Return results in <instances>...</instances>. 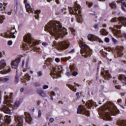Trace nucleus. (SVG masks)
I'll list each match as a JSON object with an SVG mask.
<instances>
[{
    "instance_id": "nucleus-1",
    "label": "nucleus",
    "mask_w": 126,
    "mask_h": 126,
    "mask_svg": "<svg viewBox=\"0 0 126 126\" xmlns=\"http://www.w3.org/2000/svg\"><path fill=\"white\" fill-rule=\"evenodd\" d=\"M44 30L47 32H49L51 35L54 36L57 39L67 35L66 30L57 22H52L48 23L45 26Z\"/></svg>"
},
{
    "instance_id": "nucleus-2",
    "label": "nucleus",
    "mask_w": 126,
    "mask_h": 126,
    "mask_svg": "<svg viewBox=\"0 0 126 126\" xmlns=\"http://www.w3.org/2000/svg\"><path fill=\"white\" fill-rule=\"evenodd\" d=\"M120 113V110L115 106L114 104L110 103L108 105L104 107L100 111L99 115L104 121H111V116H116Z\"/></svg>"
},
{
    "instance_id": "nucleus-3",
    "label": "nucleus",
    "mask_w": 126,
    "mask_h": 126,
    "mask_svg": "<svg viewBox=\"0 0 126 126\" xmlns=\"http://www.w3.org/2000/svg\"><path fill=\"white\" fill-rule=\"evenodd\" d=\"M119 21L118 24L114 25V28H110V30H111L112 32H113V34L118 37H121L122 35V33H121V32L119 30H117L116 29H121V27H122V25H124L126 27V18L124 17H119L117 19V18H113L111 19V22H116V21Z\"/></svg>"
},
{
    "instance_id": "nucleus-4",
    "label": "nucleus",
    "mask_w": 126,
    "mask_h": 126,
    "mask_svg": "<svg viewBox=\"0 0 126 126\" xmlns=\"http://www.w3.org/2000/svg\"><path fill=\"white\" fill-rule=\"evenodd\" d=\"M24 41L28 44L23 45V48L25 49H28L29 47H32L36 52H39L41 50L39 47H34L33 46H36L38 44V42L32 37L31 34H28L24 36Z\"/></svg>"
},
{
    "instance_id": "nucleus-5",
    "label": "nucleus",
    "mask_w": 126,
    "mask_h": 126,
    "mask_svg": "<svg viewBox=\"0 0 126 126\" xmlns=\"http://www.w3.org/2000/svg\"><path fill=\"white\" fill-rule=\"evenodd\" d=\"M69 11L71 14H76L77 22L82 23L83 19H82V16H81V8L79 4L75 2L73 7H69Z\"/></svg>"
},
{
    "instance_id": "nucleus-6",
    "label": "nucleus",
    "mask_w": 126,
    "mask_h": 126,
    "mask_svg": "<svg viewBox=\"0 0 126 126\" xmlns=\"http://www.w3.org/2000/svg\"><path fill=\"white\" fill-rule=\"evenodd\" d=\"M52 63H53L52 59L48 58L45 61L44 64H46L51 69L50 75L53 77V79H55V78H58V73H61L62 70H61V68L60 67H58V69L54 67Z\"/></svg>"
},
{
    "instance_id": "nucleus-7",
    "label": "nucleus",
    "mask_w": 126,
    "mask_h": 126,
    "mask_svg": "<svg viewBox=\"0 0 126 126\" xmlns=\"http://www.w3.org/2000/svg\"><path fill=\"white\" fill-rule=\"evenodd\" d=\"M12 95H13V93L10 94V97L8 96H6L5 97V99L3 102V105H1L0 108V111L5 113V114H7V115H10L11 114V112L10 111V109H8L7 108V105H8V103L9 102V100H11L12 99Z\"/></svg>"
},
{
    "instance_id": "nucleus-8",
    "label": "nucleus",
    "mask_w": 126,
    "mask_h": 126,
    "mask_svg": "<svg viewBox=\"0 0 126 126\" xmlns=\"http://www.w3.org/2000/svg\"><path fill=\"white\" fill-rule=\"evenodd\" d=\"M81 48L82 49L81 53L83 57L88 58V57H90V56H91V54H92V50H91L88 46L84 45L82 46Z\"/></svg>"
},
{
    "instance_id": "nucleus-9",
    "label": "nucleus",
    "mask_w": 126,
    "mask_h": 126,
    "mask_svg": "<svg viewBox=\"0 0 126 126\" xmlns=\"http://www.w3.org/2000/svg\"><path fill=\"white\" fill-rule=\"evenodd\" d=\"M53 45L58 48V50H65V49L68 48L69 46V43L66 41H62L60 43L54 41L53 42Z\"/></svg>"
},
{
    "instance_id": "nucleus-10",
    "label": "nucleus",
    "mask_w": 126,
    "mask_h": 126,
    "mask_svg": "<svg viewBox=\"0 0 126 126\" xmlns=\"http://www.w3.org/2000/svg\"><path fill=\"white\" fill-rule=\"evenodd\" d=\"M16 32L15 29L13 28H10L8 30L7 32L4 33H1V36L4 37V38H15V35H14V33Z\"/></svg>"
},
{
    "instance_id": "nucleus-11",
    "label": "nucleus",
    "mask_w": 126,
    "mask_h": 126,
    "mask_svg": "<svg viewBox=\"0 0 126 126\" xmlns=\"http://www.w3.org/2000/svg\"><path fill=\"white\" fill-rule=\"evenodd\" d=\"M2 118V117L0 118V126H8L11 121L10 116H5L3 120L1 119Z\"/></svg>"
},
{
    "instance_id": "nucleus-12",
    "label": "nucleus",
    "mask_w": 126,
    "mask_h": 126,
    "mask_svg": "<svg viewBox=\"0 0 126 126\" xmlns=\"http://www.w3.org/2000/svg\"><path fill=\"white\" fill-rule=\"evenodd\" d=\"M77 114H82V115L88 116V117L89 116V111L87 110L85 107L82 105L79 106V108L77 109Z\"/></svg>"
},
{
    "instance_id": "nucleus-13",
    "label": "nucleus",
    "mask_w": 126,
    "mask_h": 126,
    "mask_svg": "<svg viewBox=\"0 0 126 126\" xmlns=\"http://www.w3.org/2000/svg\"><path fill=\"white\" fill-rule=\"evenodd\" d=\"M24 120V116H16L15 121L17 124L16 126H23V120Z\"/></svg>"
},
{
    "instance_id": "nucleus-14",
    "label": "nucleus",
    "mask_w": 126,
    "mask_h": 126,
    "mask_svg": "<svg viewBox=\"0 0 126 126\" xmlns=\"http://www.w3.org/2000/svg\"><path fill=\"white\" fill-rule=\"evenodd\" d=\"M88 38L90 41H92V42H93V41H97L99 42V43H103V41H102L101 39L96 36V35L92 34H89L88 35Z\"/></svg>"
},
{
    "instance_id": "nucleus-15",
    "label": "nucleus",
    "mask_w": 126,
    "mask_h": 126,
    "mask_svg": "<svg viewBox=\"0 0 126 126\" xmlns=\"http://www.w3.org/2000/svg\"><path fill=\"white\" fill-rule=\"evenodd\" d=\"M104 71V70H101V75L105 80L112 78V76L110 74V73H109V71Z\"/></svg>"
},
{
    "instance_id": "nucleus-16",
    "label": "nucleus",
    "mask_w": 126,
    "mask_h": 126,
    "mask_svg": "<svg viewBox=\"0 0 126 126\" xmlns=\"http://www.w3.org/2000/svg\"><path fill=\"white\" fill-rule=\"evenodd\" d=\"M20 104V101H16L14 103V105H12L11 104L9 103V102L8 103V105H6V107H7V109H8L9 110V108H8V107H9V106H11V107H12V109H13V110H15L16 109H17L18 108V107H19V105Z\"/></svg>"
},
{
    "instance_id": "nucleus-17",
    "label": "nucleus",
    "mask_w": 126,
    "mask_h": 126,
    "mask_svg": "<svg viewBox=\"0 0 126 126\" xmlns=\"http://www.w3.org/2000/svg\"><path fill=\"white\" fill-rule=\"evenodd\" d=\"M86 106H87V107H88V108H90V107H95V108L97 106V104H96V102H94V101H93V100H88L87 101H86V103H85Z\"/></svg>"
},
{
    "instance_id": "nucleus-18",
    "label": "nucleus",
    "mask_w": 126,
    "mask_h": 126,
    "mask_svg": "<svg viewBox=\"0 0 126 126\" xmlns=\"http://www.w3.org/2000/svg\"><path fill=\"white\" fill-rule=\"evenodd\" d=\"M19 62V58H17L16 60L12 61L11 63V67H12V68H16V67L18 66Z\"/></svg>"
},
{
    "instance_id": "nucleus-19",
    "label": "nucleus",
    "mask_w": 126,
    "mask_h": 126,
    "mask_svg": "<svg viewBox=\"0 0 126 126\" xmlns=\"http://www.w3.org/2000/svg\"><path fill=\"white\" fill-rule=\"evenodd\" d=\"M25 116H26V122L28 123V124H32V118H31L30 114L27 113H25Z\"/></svg>"
},
{
    "instance_id": "nucleus-20",
    "label": "nucleus",
    "mask_w": 126,
    "mask_h": 126,
    "mask_svg": "<svg viewBox=\"0 0 126 126\" xmlns=\"http://www.w3.org/2000/svg\"><path fill=\"white\" fill-rule=\"evenodd\" d=\"M37 94H39L41 97H47V94L44 92L42 89H37L36 90Z\"/></svg>"
},
{
    "instance_id": "nucleus-21",
    "label": "nucleus",
    "mask_w": 126,
    "mask_h": 126,
    "mask_svg": "<svg viewBox=\"0 0 126 126\" xmlns=\"http://www.w3.org/2000/svg\"><path fill=\"white\" fill-rule=\"evenodd\" d=\"M117 55L118 56L123 55V50H124V47L123 46H119L117 48Z\"/></svg>"
},
{
    "instance_id": "nucleus-22",
    "label": "nucleus",
    "mask_w": 126,
    "mask_h": 126,
    "mask_svg": "<svg viewBox=\"0 0 126 126\" xmlns=\"http://www.w3.org/2000/svg\"><path fill=\"white\" fill-rule=\"evenodd\" d=\"M117 125L119 126H126V120H120L118 121Z\"/></svg>"
},
{
    "instance_id": "nucleus-23",
    "label": "nucleus",
    "mask_w": 126,
    "mask_h": 126,
    "mask_svg": "<svg viewBox=\"0 0 126 126\" xmlns=\"http://www.w3.org/2000/svg\"><path fill=\"white\" fill-rule=\"evenodd\" d=\"M6 65L5 63V61L4 60H2L0 61V70L4 68V67Z\"/></svg>"
},
{
    "instance_id": "nucleus-24",
    "label": "nucleus",
    "mask_w": 126,
    "mask_h": 126,
    "mask_svg": "<svg viewBox=\"0 0 126 126\" xmlns=\"http://www.w3.org/2000/svg\"><path fill=\"white\" fill-rule=\"evenodd\" d=\"M25 7L26 8L27 12L29 13H30L31 12H33V11L30 9V8H31V6L29 4V3H26Z\"/></svg>"
},
{
    "instance_id": "nucleus-25",
    "label": "nucleus",
    "mask_w": 126,
    "mask_h": 126,
    "mask_svg": "<svg viewBox=\"0 0 126 126\" xmlns=\"http://www.w3.org/2000/svg\"><path fill=\"white\" fill-rule=\"evenodd\" d=\"M41 13V10H36L34 11V16L36 19H39V15Z\"/></svg>"
},
{
    "instance_id": "nucleus-26",
    "label": "nucleus",
    "mask_w": 126,
    "mask_h": 126,
    "mask_svg": "<svg viewBox=\"0 0 126 126\" xmlns=\"http://www.w3.org/2000/svg\"><path fill=\"white\" fill-rule=\"evenodd\" d=\"M9 71H10L9 67H7L5 69H3L0 71V73H1V74H5V73H7V72H9Z\"/></svg>"
},
{
    "instance_id": "nucleus-27",
    "label": "nucleus",
    "mask_w": 126,
    "mask_h": 126,
    "mask_svg": "<svg viewBox=\"0 0 126 126\" xmlns=\"http://www.w3.org/2000/svg\"><path fill=\"white\" fill-rule=\"evenodd\" d=\"M100 35H108V32L106 31V30H105V29H102L100 31Z\"/></svg>"
},
{
    "instance_id": "nucleus-28",
    "label": "nucleus",
    "mask_w": 126,
    "mask_h": 126,
    "mask_svg": "<svg viewBox=\"0 0 126 126\" xmlns=\"http://www.w3.org/2000/svg\"><path fill=\"white\" fill-rule=\"evenodd\" d=\"M70 69L71 70V71H75L76 70V66H75V64H73L72 65H70L69 66Z\"/></svg>"
},
{
    "instance_id": "nucleus-29",
    "label": "nucleus",
    "mask_w": 126,
    "mask_h": 126,
    "mask_svg": "<svg viewBox=\"0 0 126 126\" xmlns=\"http://www.w3.org/2000/svg\"><path fill=\"white\" fill-rule=\"evenodd\" d=\"M109 6H110L111 8H115V7H116V1H113L111 3L109 4Z\"/></svg>"
},
{
    "instance_id": "nucleus-30",
    "label": "nucleus",
    "mask_w": 126,
    "mask_h": 126,
    "mask_svg": "<svg viewBox=\"0 0 126 126\" xmlns=\"http://www.w3.org/2000/svg\"><path fill=\"white\" fill-rule=\"evenodd\" d=\"M67 87L68 88H69L72 91H74V92H76V88H74L73 86H71L70 85H68Z\"/></svg>"
},
{
    "instance_id": "nucleus-31",
    "label": "nucleus",
    "mask_w": 126,
    "mask_h": 126,
    "mask_svg": "<svg viewBox=\"0 0 126 126\" xmlns=\"http://www.w3.org/2000/svg\"><path fill=\"white\" fill-rule=\"evenodd\" d=\"M9 80L8 78H1L0 79V81H2V82H7Z\"/></svg>"
},
{
    "instance_id": "nucleus-32",
    "label": "nucleus",
    "mask_w": 126,
    "mask_h": 126,
    "mask_svg": "<svg viewBox=\"0 0 126 126\" xmlns=\"http://www.w3.org/2000/svg\"><path fill=\"white\" fill-rule=\"evenodd\" d=\"M30 78H31V77H30L29 74L25 75V79H26V80L29 81L30 80Z\"/></svg>"
},
{
    "instance_id": "nucleus-33",
    "label": "nucleus",
    "mask_w": 126,
    "mask_h": 126,
    "mask_svg": "<svg viewBox=\"0 0 126 126\" xmlns=\"http://www.w3.org/2000/svg\"><path fill=\"white\" fill-rule=\"evenodd\" d=\"M3 20H4V16H0V23H3Z\"/></svg>"
},
{
    "instance_id": "nucleus-34",
    "label": "nucleus",
    "mask_w": 126,
    "mask_h": 126,
    "mask_svg": "<svg viewBox=\"0 0 126 126\" xmlns=\"http://www.w3.org/2000/svg\"><path fill=\"white\" fill-rule=\"evenodd\" d=\"M62 60L63 62H66L67 61H68V60H70V57H65L64 58H62Z\"/></svg>"
},
{
    "instance_id": "nucleus-35",
    "label": "nucleus",
    "mask_w": 126,
    "mask_h": 126,
    "mask_svg": "<svg viewBox=\"0 0 126 126\" xmlns=\"http://www.w3.org/2000/svg\"><path fill=\"white\" fill-rule=\"evenodd\" d=\"M120 2L122 3V4H123V5H125L126 8V0H121Z\"/></svg>"
},
{
    "instance_id": "nucleus-36",
    "label": "nucleus",
    "mask_w": 126,
    "mask_h": 126,
    "mask_svg": "<svg viewBox=\"0 0 126 126\" xmlns=\"http://www.w3.org/2000/svg\"><path fill=\"white\" fill-rule=\"evenodd\" d=\"M33 86L36 87H39V86H41V84L38 82H34L33 83Z\"/></svg>"
},
{
    "instance_id": "nucleus-37",
    "label": "nucleus",
    "mask_w": 126,
    "mask_h": 126,
    "mask_svg": "<svg viewBox=\"0 0 126 126\" xmlns=\"http://www.w3.org/2000/svg\"><path fill=\"white\" fill-rule=\"evenodd\" d=\"M37 73L38 77H40V76H43V73L41 71L37 72Z\"/></svg>"
},
{
    "instance_id": "nucleus-38",
    "label": "nucleus",
    "mask_w": 126,
    "mask_h": 126,
    "mask_svg": "<svg viewBox=\"0 0 126 126\" xmlns=\"http://www.w3.org/2000/svg\"><path fill=\"white\" fill-rule=\"evenodd\" d=\"M70 31H71L72 35H75V30L72 28H70Z\"/></svg>"
},
{
    "instance_id": "nucleus-39",
    "label": "nucleus",
    "mask_w": 126,
    "mask_h": 126,
    "mask_svg": "<svg viewBox=\"0 0 126 126\" xmlns=\"http://www.w3.org/2000/svg\"><path fill=\"white\" fill-rule=\"evenodd\" d=\"M112 40L113 41L114 44H118V40L115 39L114 37H112Z\"/></svg>"
},
{
    "instance_id": "nucleus-40",
    "label": "nucleus",
    "mask_w": 126,
    "mask_h": 126,
    "mask_svg": "<svg viewBox=\"0 0 126 126\" xmlns=\"http://www.w3.org/2000/svg\"><path fill=\"white\" fill-rule=\"evenodd\" d=\"M87 5H88V6H89V7H91V6L93 5V4L89 2H87Z\"/></svg>"
},
{
    "instance_id": "nucleus-41",
    "label": "nucleus",
    "mask_w": 126,
    "mask_h": 126,
    "mask_svg": "<svg viewBox=\"0 0 126 126\" xmlns=\"http://www.w3.org/2000/svg\"><path fill=\"white\" fill-rule=\"evenodd\" d=\"M18 81H19V79H18V77H17V76H16L15 80V83L16 84L18 83Z\"/></svg>"
},
{
    "instance_id": "nucleus-42",
    "label": "nucleus",
    "mask_w": 126,
    "mask_h": 126,
    "mask_svg": "<svg viewBox=\"0 0 126 126\" xmlns=\"http://www.w3.org/2000/svg\"><path fill=\"white\" fill-rule=\"evenodd\" d=\"M77 74H78V73L75 71H74V72H72L73 76H76V75H77Z\"/></svg>"
},
{
    "instance_id": "nucleus-43",
    "label": "nucleus",
    "mask_w": 126,
    "mask_h": 126,
    "mask_svg": "<svg viewBox=\"0 0 126 126\" xmlns=\"http://www.w3.org/2000/svg\"><path fill=\"white\" fill-rule=\"evenodd\" d=\"M105 42H106V43H109V42H110V39H109V38L108 37H106L104 39Z\"/></svg>"
},
{
    "instance_id": "nucleus-44",
    "label": "nucleus",
    "mask_w": 126,
    "mask_h": 126,
    "mask_svg": "<svg viewBox=\"0 0 126 126\" xmlns=\"http://www.w3.org/2000/svg\"><path fill=\"white\" fill-rule=\"evenodd\" d=\"M7 45H8L9 46H11V45H12V41L9 40L7 42Z\"/></svg>"
},
{
    "instance_id": "nucleus-45",
    "label": "nucleus",
    "mask_w": 126,
    "mask_h": 126,
    "mask_svg": "<svg viewBox=\"0 0 126 126\" xmlns=\"http://www.w3.org/2000/svg\"><path fill=\"white\" fill-rule=\"evenodd\" d=\"M42 116V112L41 110L38 111V118H40Z\"/></svg>"
},
{
    "instance_id": "nucleus-46",
    "label": "nucleus",
    "mask_w": 126,
    "mask_h": 126,
    "mask_svg": "<svg viewBox=\"0 0 126 126\" xmlns=\"http://www.w3.org/2000/svg\"><path fill=\"white\" fill-rule=\"evenodd\" d=\"M64 8H63L62 9H61V12H62V13H63V14H65V13H66L65 12V11H64Z\"/></svg>"
},
{
    "instance_id": "nucleus-47",
    "label": "nucleus",
    "mask_w": 126,
    "mask_h": 126,
    "mask_svg": "<svg viewBox=\"0 0 126 126\" xmlns=\"http://www.w3.org/2000/svg\"><path fill=\"white\" fill-rule=\"evenodd\" d=\"M98 24H95L94 25L93 27L94 29H98Z\"/></svg>"
},
{
    "instance_id": "nucleus-48",
    "label": "nucleus",
    "mask_w": 126,
    "mask_h": 126,
    "mask_svg": "<svg viewBox=\"0 0 126 126\" xmlns=\"http://www.w3.org/2000/svg\"><path fill=\"white\" fill-rule=\"evenodd\" d=\"M54 121H55V119H54L53 118H50L49 119V122L50 123H54Z\"/></svg>"
},
{
    "instance_id": "nucleus-49",
    "label": "nucleus",
    "mask_w": 126,
    "mask_h": 126,
    "mask_svg": "<svg viewBox=\"0 0 126 126\" xmlns=\"http://www.w3.org/2000/svg\"><path fill=\"white\" fill-rule=\"evenodd\" d=\"M61 60L60 59V58H56L55 59V62H56V63H60Z\"/></svg>"
},
{
    "instance_id": "nucleus-50",
    "label": "nucleus",
    "mask_w": 126,
    "mask_h": 126,
    "mask_svg": "<svg viewBox=\"0 0 126 126\" xmlns=\"http://www.w3.org/2000/svg\"><path fill=\"white\" fill-rule=\"evenodd\" d=\"M42 46H44V47H46V46L48 45V43L47 42H43L42 43Z\"/></svg>"
},
{
    "instance_id": "nucleus-51",
    "label": "nucleus",
    "mask_w": 126,
    "mask_h": 126,
    "mask_svg": "<svg viewBox=\"0 0 126 126\" xmlns=\"http://www.w3.org/2000/svg\"><path fill=\"white\" fill-rule=\"evenodd\" d=\"M47 88H49V86L48 85L43 86V89H47Z\"/></svg>"
},
{
    "instance_id": "nucleus-52",
    "label": "nucleus",
    "mask_w": 126,
    "mask_h": 126,
    "mask_svg": "<svg viewBox=\"0 0 126 126\" xmlns=\"http://www.w3.org/2000/svg\"><path fill=\"white\" fill-rule=\"evenodd\" d=\"M51 94L52 96H56V94L54 92H51Z\"/></svg>"
},
{
    "instance_id": "nucleus-53",
    "label": "nucleus",
    "mask_w": 126,
    "mask_h": 126,
    "mask_svg": "<svg viewBox=\"0 0 126 126\" xmlns=\"http://www.w3.org/2000/svg\"><path fill=\"white\" fill-rule=\"evenodd\" d=\"M115 88H116V89H121V86H115Z\"/></svg>"
},
{
    "instance_id": "nucleus-54",
    "label": "nucleus",
    "mask_w": 126,
    "mask_h": 126,
    "mask_svg": "<svg viewBox=\"0 0 126 126\" xmlns=\"http://www.w3.org/2000/svg\"><path fill=\"white\" fill-rule=\"evenodd\" d=\"M124 81H125V85H126V77H124Z\"/></svg>"
},
{
    "instance_id": "nucleus-55",
    "label": "nucleus",
    "mask_w": 126,
    "mask_h": 126,
    "mask_svg": "<svg viewBox=\"0 0 126 126\" xmlns=\"http://www.w3.org/2000/svg\"><path fill=\"white\" fill-rule=\"evenodd\" d=\"M56 3H57V4H60V0H55Z\"/></svg>"
},
{
    "instance_id": "nucleus-56",
    "label": "nucleus",
    "mask_w": 126,
    "mask_h": 126,
    "mask_svg": "<svg viewBox=\"0 0 126 126\" xmlns=\"http://www.w3.org/2000/svg\"><path fill=\"white\" fill-rule=\"evenodd\" d=\"M69 53H74V49H72L69 52Z\"/></svg>"
},
{
    "instance_id": "nucleus-57",
    "label": "nucleus",
    "mask_w": 126,
    "mask_h": 126,
    "mask_svg": "<svg viewBox=\"0 0 126 126\" xmlns=\"http://www.w3.org/2000/svg\"><path fill=\"white\" fill-rule=\"evenodd\" d=\"M122 10H124V11H126V9L125 8V7H124V6H122Z\"/></svg>"
},
{
    "instance_id": "nucleus-58",
    "label": "nucleus",
    "mask_w": 126,
    "mask_h": 126,
    "mask_svg": "<svg viewBox=\"0 0 126 126\" xmlns=\"http://www.w3.org/2000/svg\"><path fill=\"white\" fill-rule=\"evenodd\" d=\"M123 37H124V38H125V39H126V33H124L123 34Z\"/></svg>"
},
{
    "instance_id": "nucleus-59",
    "label": "nucleus",
    "mask_w": 126,
    "mask_h": 126,
    "mask_svg": "<svg viewBox=\"0 0 126 126\" xmlns=\"http://www.w3.org/2000/svg\"><path fill=\"white\" fill-rule=\"evenodd\" d=\"M66 75H67V76H70V73L67 72L66 73Z\"/></svg>"
},
{
    "instance_id": "nucleus-60",
    "label": "nucleus",
    "mask_w": 126,
    "mask_h": 126,
    "mask_svg": "<svg viewBox=\"0 0 126 126\" xmlns=\"http://www.w3.org/2000/svg\"><path fill=\"white\" fill-rule=\"evenodd\" d=\"M21 92H23V91H24V89L23 88H21L20 90Z\"/></svg>"
},
{
    "instance_id": "nucleus-61",
    "label": "nucleus",
    "mask_w": 126,
    "mask_h": 126,
    "mask_svg": "<svg viewBox=\"0 0 126 126\" xmlns=\"http://www.w3.org/2000/svg\"><path fill=\"white\" fill-rule=\"evenodd\" d=\"M117 102H118V103H121V102H122V99H118Z\"/></svg>"
},
{
    "instance_id": "nucleus-62",
    "label": "nucleus",
    "mask_w": 126,
    "mask_h": 126,
    "mask_svg": "<svg viewBox=\"0 0 126 126\" xmlns=\"http://www.w3.org/2000/svg\"><path fill=\"white\" fill-rule=\"evenodd\" d=\"M76 95L77 96V97H78V96H79V93H77L76 94Z\"/></svg>"
},
{
    "instance_id": "nucleus-63",
    "label": "nucleus",
    "mask_w": 126,
    "mask_h": 126,
    "mask_svg": "<svg viewBox=\"0 0 126 126\" xmlns=\"http://www.w3.org/2000/svg\"><path fill=\"white\" fill-rule=\"evenodd\" d=\"M40 102H41L38 100V101H37V105H40Z\"/></svg>"
},
{
    "instance_id": "nucleus-64",
    "label": "nucleus",
    "mask_w": 126,
    "mask_h": 126,
    "mask_svg": "<svg viewBox=\"0 0 126 126\" xmlns=\"http://www.w3.org/2000/svg\"><path fill=\"white\" fill-rule=\"evenodd\" d=\"M15 2L16 4L17 5V0H15Z\"/></svg>"
}]
</instances>
